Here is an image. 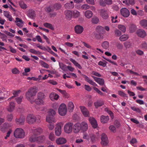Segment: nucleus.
I'll return each instance as SVG.
<instances>
[{
  "label": "nucleus",
  "instance_id": "34",
  "mask_svg": "<svg viewBox=\"0 0 147 147\" xmlns=\"http://www.w3.org/2000/svg\"><path fill=\"white\" fill-rule=\"evenodd\" d=\"M28 16L32 19H34L35 17L34 11H30L28 13Z\"/></svg>",
  "mask_w": 147,
  "mask_h": 147
},
{
  "label": "nucleus",
  "instance_id": "48",
  "mask_svg": "<svg viewBox=\"0 0 147 147\" xmlns=\"http://www.w3.org/2000/svg\"><path fill=\"white\" fill-rule=\"evenodd\" d=\"M124 45L126 48H129L131 46V44L129 42H126L124 43Z\"/></svg>",
  "mask_w": 147,
  "mask_h": 147
},
{
  "label": "nucleus",
  "instance_id": "9",
  "mask_svg": "<svg viewBox=\"0 0 147 147\" xmlns=\"http://www.w3.org/2000/svg\"><path fill=\"white\" fill-rule=\"evenodd\" d=\"M25 120V117L24 116H21L19 118H16L15 121L17 125H23L24 124Z\"/></svg>",
  "mask_w": 147,
  "mask_h": 147
},
{
  "label": "nucleus",
  "instance_id": "13",
  "mask_svg": "<svg viewBox=\"0 0 147 147\" xmlns=\"http://www.w3.org/2000/svg\"><path fill=\"white\" fill-rule=\"evenodd\" d=\"M100 15L105 19H106L108 18L109 16L107 11L105 9H101L100 10Z\"/></svg>",
  "mask_w": 147,
  "mask_h": 147
},
{
  "label": "nucleus",
  "instance_id": "45",
  "mask_svg": "<svg viewBox=\"0 0 147 147\" xmlns=\"http://www.w3.org/2000/svg\"><path fill=\"white\" fill-rule=\"evenodd\" d=\"M53 9L56 10H58L60 9L61 7V5L60 3H57L53 5Z\"/></svg>",
  "mask_w": 147,
  "mask_h": 147
},
{
  "label": "nucleus",
  "instance_id": "54",
  "mask_svg": "<svg viewBox=\"0 0 147 147\" xmlns=\"http://www.w3.org/2000/svg\"><path fill=\"white\" fill-rule=\"evenodd\" d=\"M19 5L20 7L23 9H26L27 7V5L23 2H20L19 3Z\"/></svg>",
  "mask_w": 147,
  "mask_h": 147
},
{
  "label": "nucleus",
  "instance_id": "26",
  "mask_svg": "<svg viewBox=\"0 0 147 147\" xmlns=\"http://www.w3.org/2000/svg\"><path fill=\"white\" fill-rule=\"evenodd\" d=\"M96 32L103 34L104 32V28L100 26H98L96 28Z\"/></svg>",
  "mask_w": 147,
  "mask_h": 147
},
{
  "label": "nucleus",
  "instance_id": "62",
  "mask_svg": "<svg viewBox=\"0 0 147 147\" xmlns=\"http://www.w3.org/2000/svg\"><path fill=\"white\" fill-rule=\"evenodd\" d=\"M13 116L12 114H8L7 116V119L8 121H11L12 120Z\"/></svg>",
  "mask_w": 147,
  "mask_h": 147
},
{
  "label": "nucleus",
  "instance_id": "43",
  "mask_svg": "<svg viewBox=\"0 0 147 147\" xmlns=\"http://www.w3.org/2000/svg\"><path fill=\"white\" fill-rule=\"evenodd\" d=\"M44 26L46 27L49 28L52 30H54L53 27L51 24L48 23H45L44 24Z\"/></svg>",
  "mask_w": 147,
  "mask_h": 147
},
{
  "label": "nucleus",
  "instance_id": "20",
  "mask_svg": "<svg viewBox=\"0 0 147 147\" xmlns=\"http://www.w3.org/2000/svg\"><path fill=\"white\" fill-rule=\"evenodd\" d=\"M66 140L63 138H60L57 139L56 141V143L57 144H62L65 143L66 142Z\"/></svg>",
  "mask_w": 147,
  "mask_h": 147
},
{
  "label": "nucleus",
  "instance_id": "6",
  "mask_svg": "<svg viewBox=\"0 0 147 147\" xmlns=\"http://www.w3.org/2000/svg\"><path fill=\"white\" fill-rule=\"evenodd\" d=\"M101 143L102 146H105L108 145L109 141L107 136L104 133H102L101 135Z\"/></svg>",
  "mask_w": 147,
  "mask_h": 147
},
{
  "label": "nucleus",
  "instance_id": "50",
  "mask_svg": "<svg viewBox=\"0 0 147 147\" xmlns=\"http://www.w3.org/2000/svg\"><path fill=\"white\" fill-rule=\"evenodd\" d=\"M45 10L46 12L49 14L54 11L53 9L52 8L50 7H47Z\"/></svg>",
  "mask_w": 147,
  "mask_h": 147
},
{
  "label": "nucleus",
  "instance_id": "36",
  "mask_svg": "<svg viewBox=\"0 0 147 147\" xmlns=\"http://www.w3.org/2000/svg\"><path fill=\"white\" fill-rule=\"evenodd\" d=\"M45 139V137L43 135H41L37 137V142H43Z\"/></svg>",
  "mask_w": 147,
  "mask_h": 147
},
{
  "label": "nucleus",
  "instance_id": "64",
  "mask_svg": "<svg viewBox=\"0 0 147 147\" xmlns=\"http://www.w3.org/2000/svg\"><path fill=\"white\" fill-rule=\"evenodd\" d=\"M99 3L100 5L103 7H105L106 5L105 0H100Z\"/></svg>",
  "mask_w": 147,
  "mask_h": 147
},
{
  "label": "nucleus",
  "instance_id": "39",
  "mask_svg": "<svg viewBox=\"0 0 147 147\" xmlns=\"http://www.w3.org/2000/svg\"><path fill=\"white\" fill-rule=\"evenodd\" d=\"M72 12V15L74 17L76 18L80 16V13L76 10H74Z\"/></svg>",
  "mask_w": 147,
  "mask_h": 147
},
{
  "label": "nucleus",
  "instance_id": "61",
  "mask_svg": "<svg viewBox=\"0 0 147 147\" xmlns=\"http://www.w3.org/2000/svg\"><path fill=\"white\" fill-rule=\"evenodd\" d=\"M49 115L53 116L56 114L55 111L52 109H50L49 111Z\"/></svg>",
  "mask_w": 147,
  "mask_h": 147
},
{
  "label": "nucleus",
  "instance_id": "63",
  "mask_svg": "<svg viewBox=\"0 0 147 147\" xmlns=\"http://www.w3.org/2000/svg\"><path fill=\"white\" fill-rule=\"evenodd\" d=\"M23 96H20V97L16 98V100L18 104H20L22 101Z\"/></svg>",
  "mask_w": 147,
  "mask_h": 147
},
{
  "label": "nucleus",
  "instance_id": "55",
  "mask_svg": "<svg viewBox=\"0 0 147 147\" xmlns=\"http://www.w3.org/2000/svg\"><path fill=\"white\" fill-rule=\"evenodd\" d=\"M142 48L147 50V43L145 41L143 42L141 45Z\"/></svg>",
  "mask_w": 147,
  "mask_h": 147
},
{
  "label": "nucleus",
  "instance_id": "41",
  "mask_svg": "<svg viewBox=\"0 0 147 147\" xmlns=\"http://www.w3.org/2000/svg\"><path fill=\"white\" fill-rule=\"evenodd\" d=\"M68 109L70 111H72L74 108V105L72 102H69L68 105Z\"/></svg>",
  "mask_w": 147,
  "mask_h": 147
},
{
  "label": "nucleus",
  "instance_id": "42",
  "mask_svg": "<svg viewBox=\"0 0 147 147\" xmlns=\"http://www.w3.org/2000/svg\"><path fill=\"white\" fill-rule=\"evenodd\" d=\"M59 65L60 68L62 69L63 70L65 71L66 70L67 67V66L65 64H64L62 63L59 62Z\"/></svg>",
  "mask_w": 147,
  "mask_h": 147
},
{
  "label": "nucleus",
  "instance_id": "15",
  "mask_svg": "<svg viewBox=\"0 0 147 147\" xmlns=\"http://www.w3.org/2000/svg\"><path fill=\"white\" fill-rule=\"evenodd\" d=\"M80 107L83 115L85 117L89 116V112L87 109L84 106H80Z\"/></svg>",
  "mask_w": 147,
  "mask_h": 147
},
{
  "label": "nucleus",
  "instance_id": "38",
  "mask_svg": "<svg viewBox=\"0 0 147 147\" xmlns=\"http://www.w3.org/2000/svg\"><path fill=\"white\" fill-rule=\"evenodd\" d=\"M99 21V19L96 17H94L92 18L91 22L92 24H98Z\"/></svg>",
  "mask_w": 147,
  "mask_h": 147
},
{
  "label": "nucleus",
  "instance_id": "49",
  "mask_svg": "<svg viewBox=\"0 0 147 147\" xmlns=\"http://www.w3.org/2000/svg\"><path fill=\"white\" fill-rule=\"evenodd\" d=\"M118 28L119 29L123 32H125L126 31V28L123 25H119L118 26Z\"/></svg>",
  "mask_w": 147,
  "mask_h": 147
},
{
  "label": "nucleus",
  "instance_id": "21",
  "mask_svg": "<svg viewBox=\"0 0 147 147\" xmlns=\"http://www.w3.org/2000/svg\"><path fill=\"white\" fill-rule=\"evenodd\" d=\"M49 97L51 100L54 101L55 100H57L59 98V96L55 93L52 92L49 95Z\"/></svg>",
  "mask_w": 147,
  "mask_h": 147
},
{
  "label": "nucleus",
  "instance_id": "37",
  "mask_svg": "<svg viewBox=\"0 0 147 147\" xmlns=\"http://www.w3.org/2000/svg\"><path fill=\"white\" fill-rule=\"evenodd\" d=\"M129 38L127 34H124L121 36L119 39L121 41H124L127 40Z\"/></svg>",
  "mask_w": 147,
  "mask_h": 147
},
{
  "label": "nucleus",
  "instance_id": "40",
  "mask_svg": "<svg viewBox=\"0 0 147 147\" xmlns=\"http://www.w3.org/2000/svg\"><path fill=\"white\" fill-rule=\"evenodd\" d=\"M64 6L65 8L66 9H71L74 7V4H70V3H67Z\"/></svg>",
  "mask_w": 147,
  "mask_h": 147
},
{
  "label": "nucleus",
  "instance_id": "51",
  "mask_svg": "<svg viewBox=\"0 0 147 147\" xmlns=\"http://www.w3.org/2000/svg\"><path fill=\"white\" fill-rule=\"evenodd\" d=\"M131 108L133 110L136 111L137 113H140L141 112V110L139 108L136 107H131Z\"/></svg>",
  "mask_w": 147,
  "mask_h": 147
},
{
  "label": "nucleus",
  "instance_id": "8",
  "mask_svg": "<svg viewBox=\"0 0 147 147\" xmlns=\"http://www.w3.org/2000/svg\"><path fill=\"white\" fill-rule=\"evenodd\" d=\"M120 12L121 15L125 17H127L130 15L129 11L125 8H122L120 10Z\"/></svg>",
  "mask_w": 147,
  "mask_h": 147
},
{
  "label": "nucleus",
  "instance_id": "52",
  "mask_svg": "<svg viewBox=\"0 0 147 147\" xmlns=\"http://www.w3.org/2000/svg\"><path fill=\"white\" fill-rule=\"evenodd\" d=\"M49 139L52 141H53L55 140V136L53 133H50L49 136Z\"/></svg>",
  "mask_w": 147,
  "mask_h": 147
},
{
  "label": "nucleus",
  "instance_id": "3",
  "mask_svg": "<svg viewBox=\"0 0 147 147\" xmlns=\"http://www.w3.org/2000/svg\"><path fill=\"white\" fill-rule=\"evenodd\" d=\"M73 123L71 122H69L66 123L64 126V131L67 133H71L72 131Z\"/></svg>",
  "mask_w": 147,
  "mask_h": 147
},
{
  "label": "nucleus",
  "instance_id": "44",
  "mask_svg": "<svg viewBox=\"0 0 147 147\" xmlns=\"http://www.w3.org/2000/svg\"><path fill=\"white\" fill-rule=\"evenodd\" d=\"M45 96V94L43 93L39 92L37 94V98L38 99H44Z\"/></svg>",
  "mask_w": 147,
  "mask_h": 147
},
{
  "label": "nucleus",
  "instance_id": "14",
  "mask_svg": "<svg viewBox=\"0 0 147 147\" xmlns=\"http://www.w3.org/2000/svg\"><path fill=\"white\" fill-rule=\"evenodd\" d=\"M92 77L95 81L98 83L100 85L102 86L104 84L105 81L103 79L99 78H97L94 76H93Z\"/></svg>",
  "mask_w": 147,
  "mask_h": 147
},
{
  "label": "nucleus",
  "instance_id": "47",
  "mask_svg": "<svg viewBox=\"0 0 147 147\" xmlns=\"http://www.w3.org/2000/svg\"><path fill=\"white\" fill-rule=\"evenodd\" d=\"M93 89L98 93L101 96H104V94L101 91L98 89L96 87H94Z\"/></svg>",
  "mask_w": 147,
  "mask_h": 147
},
{
  "label": "nucleus",
  "instance_id": "11",
  "mask_svg": "<svg viewBox=\"0 0 147 147\" xmlns=\"http://www.w3.org/2000/svg\"><path fill=\"white\" fill-rule=\"evenodd\" d=\"M136 34L138 36L144 38L146 35V33L145 31L142 29H139L136 32Z\"/></svg>",
  "mask_w": 147,
  "mask_h": 147
},
{
  "label": "nucleus",
  "instance_id": "28",
  "mask_svg": "<svg viewBox=\"0 0 147 147\" xmlns=\"http://www.w3.org/2000/svg\"><path fill=\"white\" fill-rule=\"evenodd\" d=\"M44 99H35V103L39 105H43L44 104V102L43 101Z\"/></svg>",
  "mask_w": 147,
  "mask_h": 147
},
{
  "label": "nucleus",
  "instance_id": "59",
  "mask_svg": "<svg viewBox=\"0 0 147 147\" xmlns=\"http://www.w3.org/2000/svg\"><path fill=\"white\" fill-rule=\"evenodd\" d=\"M118 94L119 95L123 97H128L126 94L121 91H118Z\"/></svg>",
  "mask_w": 147,
  "mask_h": 147
},
{
  "label": "nucleus",
  "instance_id": "19",
  "mask_svg": "<svg viewBox=\"0 0 147 147\" xmlns=\"http://www.w3.org/2000/svg\"><path fill=\"white\" fill-rule=\"evenodd\" d=\"M81 129L80 124L79 123H77L75 124L73 127V129L75 133L78 132Z\"/></svg>",
  "mask_w": 147,
  "mask_h": 147
},
{
  "label": "nucleus",
  "instance_id": "10",
  "mask_svg": "<svg viewBox=\"0 0 147 147\" xmlns=\"http://www.w3.org/2000/svg\"><path fill=\"white\" fill-rule=\"evenodd\" d=\"M84 28L82 26L77 25L75 27V32L78 34H81Z\"/></svg>",
  "mask_w": 147,
  "mask_h": 147
},
{
  "label": "nucleus",
  "instance_id": "1",
  "mask_svg": "<svg viewBox=\"0 0 147 147\" xmlns=\"http://www.w3.org/2000/svg\"><path fill=\"white\" fill-rule=\"evenodd\" d=\"M37 92V90L36 86L30 88L25 94L26 99L28 100L31 101L33 97L35 96Z\"/></svg>",
  "mask_w": 147,
  "mask_h": 147
},
{
  "label": "nucleus",
  "instance_id": "5",
  "mask_svg": "<svg viewBox=\"0 0 147 147\" xmlns=\"http://www.w3.org/2000/svg\"><path fill=\"white\" fill-rule=\"evenodd\" d=\"M59 114L61 116L65 115L67 112V109L66 105L64 104L60 105L58 110Z\"/></svg>",
  "mask_w": 147,
  "mask_h": 147
},
{
  "label": "nucleus",
  "instance_id": "29",
  "mask_svg": "<svg viewBox=\"0 0 147 147\" xmlns=\"http://www.w3.org/2000/svg\"><path fill=\"white\" fill-rule=\"evenodd\" d=\"M42 132V129L40 128L35 129L34 130V134L35 135H37L40 134Z\"/></svg>",
  "mask_w": 147,
  "mask_h": 147
},
{
  "label": "nucleus",
  "instance_id": "4",
  "mask_svg": "<svg viewBox=\"0 0 147 147\" xmlns=\"http://www.w3.org/2000/svg\"><path fill=\"white\" fill-rule=\"evenodd\" d=\"M36 117L34 115L30 114L27 116L26 121L28 124H32L36 122Z\"/></svg>",
  "mask_w": 147,
  "mask_h": 147
},
{
  "label": "nucleus",
  "instance_id": "53",
  "mask_svg": "<svg viewBox=\"0 0 147 147\" xmlns=\"http://www.w3.org/2000/svg\"><path fill=\"white\" fill-rule=\"evenodd\" d=\"M29 51L30 53L34 54H38L40 55L41 54V53L40 52L36 51L35 50L32 49H30L29 50Z\"/></svg>",
  "mask_w": 147,
  "mask_h": 147
},
{
  "label": "nucleus",
  "instance_id": "23",
  "mask_svg": "<svg viewBox=\"0 0 147 147\" xmlns=\"http://www.w3.org/2000/svg\"><path fill=\"white\" fill-rule=\"evenodd\" d=\"M15 107V104L14 102H11L10 103L9 107L7 109L8 111L11 112L14 110Z\"/></svg>",
  "mask_w": 147,
  "mask_h": 147
},
{
  "label": "nucleus",
  "instance_id": "33",
  "mask_svg": "<svg viewBox=\"0 0 147 147\" xmlns=\"http://www.w3.org/2000/svg\"><path fill=\"white\" fill-rule=\"evenodd\" d=\"M140 23L142 26L147 29V20H142L140 21Z\"/></svg>",
  "mask_w": 147,
  "mask_h": 147
},
{
  "label": "nucleus",
  "instance_id": "27",
  "mask_svg": "<svg viewBox=\"0 0 147 147\" xmlns=\"http://www.w3.org/2000/svg\"><path fill=\"white\" fill-rule=\"evenodd\" d=\"M104 104L103 102L102 101H97L94 103V105L95 108L96 109L98 107L102 106Z\"/></svg>",
  "mask_w": 147,
  "mask_h": 147
},
{
  "label": "nucleus",
  "instance_id": "24",
  "mask_svg": "<svg viewBox=\"0 0 147 147\" xmlns=\"http://www.w3.org/2000/svg\"><path fill=\"white\" fill-rule=\"evenodd\" d=\"M46 121L47 122L50 123H52V122H55V120L53 116L48 115L47 117Z\"/></svg>",
  "mask_w": 147,
  "mask_h": 147
},
{
  "label": "nucleus",
  "instance_id": "25",
  "mask_svg": "<svg viewBox=\"0 0 147 147\" xmlns=\"http://www.w3.org/2000/svg\"><path fill=\"white\" fill-rule=\"evenodd\" d=\"M93 14L92 11L88 10L86 11L84 13L86 17L88 19L91 18L92 17Z\"/></svg>",
  "mask_w": 147,
  "mask_h": 147
},
{
  "label": "nucleus",
  "instance_id": "30",
  "mask_svg": "<svg viewBox=\"0 0 147 147\" xmlns=\"http://www.w3.org/2000/svg\"><path fill=\"white\" fill-rule=\"evenodd\" d=\"M101 46L104 49H107L109 47V43L107 41H105L102 43Z\"/></svg>",
  "mask_w": 147,
  "mask_h": 147
},
{
  "label": "nucleus",
  "instance_id": "57",
  "mask_svg": "<svg viewBox=\"0 0 147 147\" xmlns=\"http://www.w3.org/2000/svg\"><path fill=\"white\" fill-rule=\"evenodd\" d=\"M114 32L116 36H119L121 34V32L118 30H115Z\"/></svg>",
  "mask_w": 147,
  "mask_h": 147
},
{
  "label": "nucleus",
  "instance_id": "35",
  "mask_svg": "<svg viewBox=\"0 0 147 147\" xmlns=\"http://www.w3.org/2000/svg\"><path fill=\"white\" fill-rule=\"evenodd\" d=\"M129 29L131 33L134 32L136 29V25L133 24H131Z\"/></svg>",
  "mask_w": 147,
  "mask_h": 147
},
{
  "label": "nucleus",
  "instance_id": "32",
  "mask_svg": "<svg viewBox=\"0 0 147 147\" xmlns=\"http://www.w3.org/2000/svg\"><path fill=\"white\" fill-rule=\"evenodd\" d=\"M103 34L101 33L96 32L94 34L95 37L97 39H100L103 38Z\"/></svg>",
  "mask_w": 147,
  "mask_h": 147
},
{
  "label": "nucleus",
  "instance_id": "7",
  "mask_svg": "<svg viewBox=\"0 0 147 147\" xmlns=\"http://www.w3.org/2000/svg\"><path fill=\"white\" fill-rule=\"evenodd\" d=\"M62 123H58L55 128V134L56 136H59L61 134V125H63Z\"/></svg>",
  "mask_w": 147,
  "mask_h": 147
},
{
  "label": "nucleus",
  "instance_id": "2",
  "mask_svg": "<svg viewBox=\"0 0 147 147\" xmlns=\"http://www.w3.org/2000/svg\"><path fill=\"white\" fill-rule=\"evenodd\" d=\"M14 136L18 138H23L25 136L24 130L21 128H17L14 132Z\"/></svg>",
  "mask_w": 147,
  "mask_h": 147
},
{
  "label": "nucleus",
  "instance_id": "56",
  "mask_svg": "<svg viewBox=\"0 0 147 147\" xmlns=\"http://www.w3.org/2000/svg\"><path fill=\"white\" fill-rule=\"evenodd\" d=\"M109 129L111 131L114 133L116 131V128L113 125H110L109 127Z\"/></svg>",
  "mask_w": 147,
  "mask_h": 147
},
{
  "label": "nucleus",
  "instance_id": "46",
  "mask_svg": "<svg viewBox=\"0 0 147 147\" xmlns=\"http://www.w3.org/2000/svg\"><path fill=\"white\" fill-rule=\"evenodd\" d=\"M37 137H34V136H30L29 138V141L30 142H37Z\"/></svg>",
  "mask_w": 147,
  "mask_h": 147
},
{
  "label": "nucleus",
  "instance_id": "31",
  "mask_svg": "<svg viewBox=\"0 0 147 147\" xmlns=\"http://www.w3.org/2000/svg\"><path fill=\"white\" fill-rule=\"evenodd\" d=\"M70 60L76 67H78L79 69H81L82 67L80 65L77 63L75 60L72 58L70 59Z\"/></svg>",
  "mask_w": 147,
  "mask_h": 147
},
{
  "label": "nucleus",
  "instance_id": "16",
  "mask_svg": "<svg viewBox=\"0 0 147 147\" xmlns=\"http://www.w3.org/2000/svg\"><path fill=\"white\" fill-rule=\"evenodd\" d=\"M82 76L83 77H84L85 78V80L90 84L96 86H97V85L94 82H93L92 80L90 79L86 76L85 75L83 74H82Z\"/></svg>",
  "mask_w": 147,
  "mask_h": 147
},
{
  "label": "nucleus",
  "instance_id": "22",
  "mask_svg": "<svg viewBox=\"0 0 147 147\" xmlns=\"http://www.w3.org/2000/svg\"><path fill=\"white\" fill-rule=\"evenodd\" d=\"M80 124L81 129L83 131H86L88 129V125L85 122H82Z\"/></svg>",
  "mask_w": 147,
  "mask_h": 147
},
{
  "label": "nucleus",
  "instance_id": "58",
  "mask_svg": "<svg viewBox=\"0 0 147 147\" xmlns=\"http://www.w3.org/2000/svg\"><path fill=\"white\" fill-rule=\"evenodd\" d=\"M48 50L47 49V50L48 51V52L50 53L51 54H52L55 56L56 57H58V55L57 54L53 52L52 51V50H51V49L49 47H48Z\"/></svg>",
  "mask_w": 147,
  "mask_h": 147
},
{
  "label": "nucleus",
  "instance_id": "17",
  "mask_svg": "<svg viewBox=\"0 0 147 147\" xmlns=\"http://www.w3.org/2000/svg\"><path fill=\"white\" fill-rule=\"evenodd\" d=\"M109 119V117L108 116L102 115L100 117V121L103 124L107 123Z\"/></svg>",
  "mask_w": 147,
  "mask_h": 147
},
{
  "label": "nucleus",
  "instance_id": "18",
  "mask_svg": "<svg viewBox=\"0 0 147 147\" xmlns=\"http://www.w3.org/2000/svg\"><path fill=\"white\" fill-rule=\"evenodd\" d=\"M66 18L68 20H71L72 16V12L70 10H67L65 11Z\"/></svg>",
  "mask_w": 147,
  "mask_h": 147
},
{
  "label": "nucleus",
  "instance_id": "12",
  "mask_svg": "<svg viewBox=\"0 0 147 147\" xmlns=\"http://www.w3.org/2000/svg\"><path fill=\"white\" fill-rule=\"evenodd\" d=\"M89 120L94 128H95L97 127L98 124L97 121L94 118L90 117L89 118Z\"/></svg>",
  "mask_w": 147,
  "mask_h": 147
},
{
  "label": "nucleus",
  "instance_id": "60",
  "mask_svg": "<svg viewBox=\"0 0 147 147\" xmlns=\"http://www.w3.org/2000/svg\"><path fill=\"white\" fill-rule=\"evenodd\" d=\"M90 8V6L87 4H84L81 6V8L84 10H86L89 9Z\"/></svg>",
  "mask_w": 147,
  "mask_h": 147
}]
</instances>
